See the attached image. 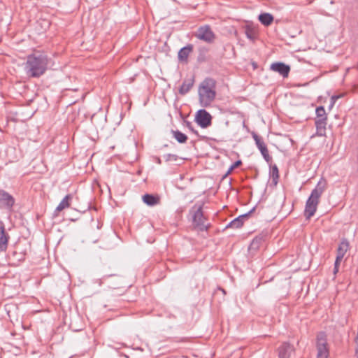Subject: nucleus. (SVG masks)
I'll use <instances>...</instances> for the list:
<instances>
[{"label": "nucleus", "mask_w": 358, "mask_h": 358, "mask_svg": "<svg viewBox=\"0 0 358 358\" xmlns=\"http://www.w3.org/2000/svg\"><path fill=\"white\" fill-rule=\"evenodd\" d=\"M48 64V57L39 52L27 56L24 63V70L27 75L31 78H39L45 73Z\"/></svg>", "instance_id": "f257e3e1"}, {"label": "nucleus", "mask_w": 358, "mask_h": 358, "mask_svg": "<svg viewBox=\"0 0 358 358\" xmlns=\"http://www.w3.org/2000/svg\"><path fill=\"white\" fill-rule=\"evenodd\" d=\"M198 94L200 105L210 106L216 96V81L211 78H205L199 86Z\"/></svg>", "instance_id": "f03ea898"}, {"label": "nucleus", "mask_w": 358, "mask_h": 358, "mask_svg": "<svg viewBox=\"0 0 358 358\" xmlns=\"http://www.w3.org/2000/svg\"><path fill=\"white\" fill-rule=\"evenodd\" d=\"M326 187V180L324 178H321L317 182L315 189H313L306 203L304 214L306 219L308 220L314 215L319 203V199L322 193L324 192Z\"/></svg>", "instance_id": "7ed1b4c3"}, {"label": "nucleus", "mask_w": 358, "mask_h": 358, "mask_svg": "<svg viewBox=\"0 0 358 358\" xmlns=\"http://www.w3.org/2000/svg\"><path fill=\"white\" fill-rule=\"evenodd\" d=\"M190 213H192V225L195 229L198 231H204L209 229L210 224H205V217L201 205H199L197 208L196 206H194Z\"/></svg>", "instance_id": "20e7f679"}, {"label": "nucleus", "mask_w": 358, "mask_h": 358, "mask_svg": "<svg viewBox=\"0 0 358 358\" xmlns=\"http://www.w3.org/2000/svg\"><path fill=\"white\" fill-rule=\"evenodd\" d=\"M317 358H327L329 356V350L327 348V343L326 334L320 332L317 336Z\"/></svg>", "instance_id": "39448f33"}, {"label": "nucleus", "mask_w": 358, "mask_h": 358, "mask_svg": "<svg viewBox=\"0 0 358 358\" xmlns=\"http://www.w3.org/2000/svg\"><path fill=\"white\" fill-rule=\"evenodd\" d=\"M194 36L197 38L207 43H212L215 38V35L209 25L200 27Z\"/></svg>", "instance_id": "423d86ee"}, {"label": "nucleus", "mask_w": 358, "mask_h": 358, "mask_svg": "<svg viewBox=\"0 0 358 358\" xmlns=\"http://www.w3.org/2000/svg\"><path fill=\"white\" fill-rule=\"evenodd\" d=\"M212 116L205 109L199 110L195 115V122L201 128H207L212 124Z\"/></svg>", "instance_id": "0eeeda50"}, {"label": "nucleus", "mask_w": 358, "mask_h": 358, "mask_svg": "<svg viewBox=\"0 0 358 358\" xmlns=\"http://www.w3.org/2000/svg\"><path fill=\"white\" fill-rule=\"evenodd\" d=\"M252 136L255 141V144L258 149L259 150L261 154L262 155L265 161L268 163H270L272 160V157L270 156L268 153V148L264 143L262 138L257 134L255 132L252 133Z\"/></svg>", "instance_id": "6e6552de"}, {"label": "nucleus", "mask_w": 358, "mask_h": 358, "mask_svg": "<svg viewBox=\"0 0 358 358\" xmlns=\"http://www.w3.org/2000/svg\"><path fill=\"white\" fill-rule=\"evenodd\" d=\"M14 197L3 189H0V206L10 210L15 204Z\"/></svg>", "instance_id": "1a4fd4ad"}, {"label": "nucleus", "mask_w": 358, "mask_h": 358, "mask_svg": "<svg viewBox=\"0 0 358 358\" xmlns=\"http://www.w3.org/2000/svg\"><path fill=\"white\" fill-rule=\"evenodd\" d=\"M295 349L289 343L284 342L278 348V358H290Z\"/></svg>", "instance_id": "9d476101"}, {"label": "nucleus", "mask_w": 358, "mask_h": 358, "mask_svg": "<svg viewBox=\"0 0 358 358\" xmlns=\"http://www.w3.org/2000/svg\"><path fill=\"white\" fill-rule=\"evenodd\" d=\"M255 210V208H253L251 209L249 212L247 213L243 214L241 215H239L234 220H233L231 222H230L227 225V228H233V229H239L241 228L244 223V221L250 216V215L254 212Z\"/></svg>", "instance_id": "9b49d317"}, {"label": "nucleus", "mask_w": 358, "mask_h": 358, "mask_svg": "<svg viewBox=\"0 0 358 358\" xmlns=\"http://www.w3.org/2000/svg\"><path fill=\"white\" fill-rule=\"evenodd\" d=\"M271 69L279 73L283 78H287L290 71V66L282 62H275L271 65Z\"/></svg>", "instance_id": "f8f14e48"}, {"label": "nucleus", "mask_w": 358, "mask_h": 358, "mask_svg": "<svg viewBox=\"0 0 358 358\" xmlns=\"http://www.w3.org/2000/svg\"><path fill=\"white\" fill-rule=\"evenodd\" d=\"M194 45L192 44H187L186 46L182 48L178 53V59L180 62L187 64L188 62V57L192 52Z\"/></svg>", "instance_id": "ddd939ff"}, {"label": "nucleus", "mask_w": 358, "mask_h": 358, "mask_svg": "<svg viewBox=\"0 0 358 358\" xmlns=\"http://www.w3.org/2000/svg\"><path fill=\"white\" fill-rule=\"evenodd\" d=\"M9 236L6 232L3 223L0 221V252H4L8 248Z\"/></svg>", "instance_id": "4468645a"}, {"label": "nucleus", "mask_w": 358, "mask_h": 358, "mask_svg": "<svg viewBox=\"0 0 358 358\" xmlns=\"http://www.w3.org/2000/svg\"><path fill=\"white\" fill-rule=\"evenodd\" d=\"M327 120L324 119H316L315 124L317 130V135L319 136H324L326 135Z\"/></svg>", "instance_id": "2eb2a0df"}, {"label": "nucleus", "mask_w": 358, "mask_h": 358, "mask_svg": "<svg viewBox=\"0 0 358 358\" xmlns=\"http://www.w3.org/2000/svg\"><path fill=\"white\" fill-rule=\"evenodd\" d=\"M194 83V78H189V79H185L183 81V83H182V85L180 86V87L179 88V90H178L179 94H181V95H185L187 92H189V91L193 87Z\"/></svg>", "instance_id": "dca6fc26"}, {"label": "nucleus", "mask_w": 358, "mask_h": 358, "mask_svg": "<svg viewBox=\"0 0 358 358\" xmlns=\"http://www.w3.org/2000/svg\"><path fill=\"white\" fill-rule=\"evenodd\" d=\"M143 201L148 206H155L160 202V197L158 195L145 194L143 196Z\"/></svg>", "instance_id": "f3484780"}, {"label": "nucleus", "mask_w": 358, "mask_h": 358, "mask_svg": "<svg viewBox=\"0 0 358 358\" xmlns=\"http://www.w3.org/2000/svg\"><path fill=\"white\" fill-rule=\"evenodd\" d=\"M258 19L264 26H269L273 21V16L268 13H261Z\"/></svg>", "instance_id": "a211bd4d"}, {"label": "nucleus", "mask_w": 358, "mask_h": 358, "mask_svg": "<svg viewBox=\"0 0 358 358\" xmlns=\"http://www.w3.org/2000/svg\"><path fill=\"white\" fill-rule=\"evenodd\" d=\"M245 34L248 38L254 41L257 38V31L256 29L250 24H246L244 27Z\"/></svg>", "instance_id": "6ab92c4d"}, {"label": "nucleus", "mask_w": 358, "mask_h": 358, "mask_svg": "<svg viewBox=\"0 0 358 358\" xmlns=\"http://www.w3.org/2000/svg\"><path fill=\"white\" fill-rule=\"evenodd\" d=\"M72 199L71 194H67L59 203L57 207L56 208V211L60 212L66 208L69 207L70 201Z\"/></svg>", "instance_id": "aec40b11"}, {"label": "nucleus", "mask_w": 358, "mask_h": 358, "mask_svg": "<svg viewBox=\"0 0 358 358\" xmlns=\"http://www.w3.org/2000/svg\"><path fill=\"white\" fill-rule=\"evenodd\" d=\"M270 176L272 178V182L275 186L278 184L279 178V171L278 166L274 164L271 167Z\"/></svg>", "instance_id": "412c9836"}, {"label": "nucleus", "mask_w": 358, "mask_h": 358, "mask_svg": "<svg viewBox=\"0 0 358 358\" xmlns=\"http://www.w3.org/2000/svg\"><path fill=\"white\" fill-rule=\"evenodd\" d=\"M171 133L176 141L180 143H185L187 141V136L178 130H171Z\"/></svg>", "instance_id": "4be33fe9"}, {"label": "nucleus", "mask_w": 358, "mask_h": 358, "mask_svg": "<svg viewBox=\"0 0 358 358\" xmlns=\"http://www.w3.org/2000/svg\"><path fill=\"white\" fill-rule=\"evenodd\" d=\"M348 248H349V243H348V241H342L338 248L337 255L343 257L345 254L348 251Z\"/></svg>", "instance_id": "5701e85b"}, {"label": "nucleus", "mask_w": 358, "mask_h": 358, "mask_svg": "<svg viewBox=\"0 0 358 358\" xmlns=\"http://www.w3.org/2000/svg\"><path fill=\"white\" fill-rule=\"evenodd\" d=\"M317 119H324L327 120V115L324 108L323 106H319L316 108Z\"/></svg>", "instance_id": "b1692460"}, {"label": "nucleus", "mask_w": 358, "mask_h": 358, "mask_svg": "<svg viewBox=\"0 0 358 358\" xmlns=\"http://www.w3.org/2000/svg\"><path fill=\"white\" fill-rule=\"evenodd\" d=\"M262 241H263V237H262V236L255 237L252 240V241L250 244V248L252 249H257L259 247V245Z\"/></svg>", "instance_id": "393cba45"}, {"label": "nucleus", "mask_w": 358, "mask_h": 358, "mask_svg": "<svg viewBox=\"0 0 358 358\" xmlns=\"http://www.w3.org/2000/svg\"><path fill=\"white\" fill-rule=\"evenodd\" d=\"M343 94H340V95H334V96H332L331 97V99H330V106H329V108H332V107L334 106V104H335V103H336V100H337V99H339V98H341V97H343Z\"/></svg>", "instance_id": "a878e982"}, {"label": "nucleus", "mask_w": 358, "mask_h": 358, "mask_svg": "<svg viewBox=\"0 0 358 358\" xmlns=\"http://www.w3.org/2000/svg\"><path fill=\"white\" fill-rule=\"evenodd\" d=\"M343 257H341V256H338L337 255L336 256V260H335V263H334V265L336 266H339L342 259H343Z\"/></svg>", "instance_id": "bb28decb"}, {"label": "nucleus", "mask_w": 358, "mask_h": 358, "mask_svg": "<svg viewBox=\"0 0 358 358\" xmlns=\"http://www.w3.org/2000/svg\"><path fill=\"white\" fill-rule=\"evenodd\" d=\"M187 126L194 134L198 135V131L194 129V128L190 122H187Z\"/></svg>", "instance_id": "cd10ccee"}, {"label": "nucleus", "mask_w": 358, "mask_h": 358, "mask_svg": "<svg viewBox=\"0 0 358 358\" xmlns=\"http://www.w3.org/2000/svg\"><path fill=\"white\" fill-rule=\"evenodd\" d=\"M241 164H242L241 161L238 160V161L235 162L231 166L232 167V169H234L238 167Z\"/></svg>", "instance_id": "c85d7f7f"}, {"label": "nucleus", "mask_w": 358, "mask_h": 358, "mask_svg": "<svg viewBox=\"0 0 358 358\" xmlns=\"http://www.w3.org/2000/svg\"><path fill=\"white\" fill-rule=\"evenodd\" d=\"M165 157H166V161H169L171 159H176V155H171V154H169V155H166Z\"/></svg>", "instance_id": "c756f323"}, {"label": "nucleus", "mask_w": 358, "mask_h": 358, "mask_svg": "<svg viewBox=\"0 0 358 358\" xmlns=\"http://www.w3.org/2000/svg\"><path fill=\"white\" fill-rule=\"evenodd\" d=\"M338 267H339V266H336H336L334 265V274H336V273H338Z\"/></svg>", "instance_id": "7c9ffc66"}, {"label": "nucleus", "mask_w": 358, "mask_h": 358, "mask_svg": "<svg viewBox=\"0 0 358 358\" xmlns=\"http://www.w3.org/2000/svg\"><path fill=\"white\" fill-rule=\"evenodd\" d=\"M234 170L231 166L229 169L228 171L227 172L225 176H227L228 174L231 173V172Z\"/></svg>", "instance_id": "2f4dec72"}, {"label": "nucleus", "mask_w": 358, "mask_h": 358, "mask_svg": "<svg viewBox=\"0 0 358 358\" xmlns=\"http://www.w3.org/2000/svg\"><path fill=\"white\" fill-rule=\"evenodd\" d=\"M355 356L356 358H358V347H357L356 349H355Z\"/></svg>", "instance_id": "473e14b6"}, {"label": "nucleus", "mask_w": 358, "mask_h": 358, "mask_svg": "<svg viewBox=\"0 0 358 358\" xmlns=\"http://www.w3.org/2000/svg\"><path fill=\"white\" fill-rule=\"evenodd\" d=\"M113 275H115V274H110V275H108V276H113Z\"/></svg>", "instance_id": "72a5a7b5"}, {"label": "nucleus", "mask_w": 358, "mask_h": 358, "mask_svg": "<svg viewBox=\"0 0 358 358\" xmlns=\"http://www.w3.org/2000/svg\"><path fill=\"white\" fill-rule=\"evenodd\" d=\"M357 68H358V64H357Z\"/></svg>", "instance_id": "f704fd0d"}]
</instances>
